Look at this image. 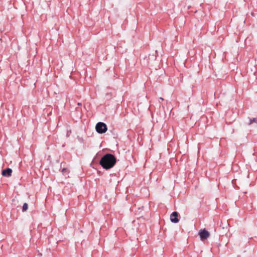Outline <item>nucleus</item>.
I'll return each mask as SVG.
<instances>
[{"label":"nucleus","mask_w":257,"mask_h":257,"mask_svg":"<svg viewBox=\"0 0 257 257\" xmlns=\"http://www.w3.org/2000/svg\"><path fill=\"white\" fill-rule=\"evenodd\" d=\"M28 208V205L27 203H25L23 206L22 211L23 212L26 211L27 210Z\"/></svg>","instance_id":"423d86ee"},{"label":"nucleus","mask_w":257,"mask_h":257,"mask_svg":"<svg viewBox=\"0 0 257 257\" xmlns=\"http://www.w3.org/2000/svg\"><path fill=\"white\" fill-rule=\"evenodd\" d=\"M95 129L99 134H103L107 131V128L104 123L99 122L96 124Z\"/></svg>","instance_id":"f03ea898"},{"label":"nucleus","mask_w":257,"mask_h":257,"mask_svg":"<svg viewBox=\"0 0 257 257\" xmlns=\"http://www.w3.org/2000/svg\"><path fill=\"white\" fill-rule=\"evenodd\" d=\"M115 157L111 154H106L104 155L99 162L100 165L103 168L108 170L112 168L116 164Z\"/></svg>","instance_id":"f257e3e1"},{"label":"nucleus","mask_w":257,"mask_h":257,"mask_svg":"<svg viewBox=\"0 0 257 257\" xmlns=\"http://www.w3.org/2000/svg\"><path fill=\"white\" fill-rule=\"evenodd\" d=\"M178 213L174 211L170 215V220L173 223H177L179 221V219L178 218Z\"/></svg>","instance_id":"20e7f679"},{"label":"nucleus","mask_w":257,"mask_h":257,"mask_svg":"<svg viewBox=\"0 0 257 257\" xmlns=\"http://www.w3.org/2000/svg\"><path fill=\"white\" fill-rule=\"evenodd\" d=\"M78 105H81V103L79 102V103H78Z\"/></svg>","instance_id":"1a4fd4ad"},{"label":"nucleus","mask_w":257,"mask_h":257,"mask_svg":"<svg viewBox=\"0 0 257 257\" xmlns=\"http://www.w3.org/2000/svg\"><path fill=\"white\" fill-rule=\"evenodd\" d=\"M198 234L201 240L206 239L210 236L209 232L205 229H200Z\"/></svg>","instance_id":"7ed1b4c3"},{"label":"nucleus","mask_w":257,"mask_h":257,"mask_svg":"<svg viewBox=\"0 0 257 257\" xmlns=\"http://www.w3.org/2000/svg\"><path fill=\"white\" fill-rule=\"evenodd\" d=\"M160 99H161V100H164V99L163 98H162V97H160Z\"/></svg>","instance_id":"6e6552de"},{"label":"nucleus","mask_w":257,"mask_h":257,"mask_svg":"<svg viewBox=\"0 0 257 257\" xmlns=\"http://www.w3.org/2000/svg\"><path fill=\"white\" fill-rule=\"evenodd\" d=\"M253 122L257 123V119L255 118L250 119V121L248 123V124H251Z\"/></svg>","instance_id":"0eeeda50"},{"label":"nucleus","mask_w":257,"mask_h":257,"mask_svg":"<svg viewBox=\"0 0 257 257\" xmlns=\"http://www.w3.org/2000/svg\"><path fill=\"white\" fill-rule=\"evenodd\" d=\"M12 170L11 168H7L3 170L2 174L5 177H10L12 176Z\"/></svg>","instance_id":"39448f33"}]
</instances>
